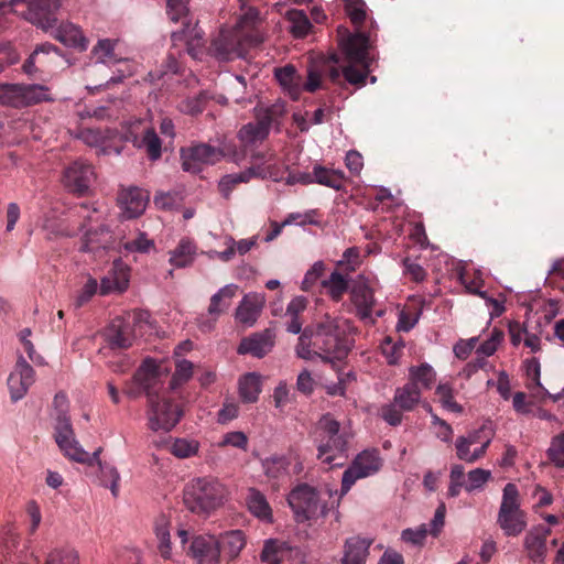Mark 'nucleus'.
<instances>
[{
	"label": "nucleus",
	"mask_w": 564,
	"mask_h": 564,
	"mask_svg": "<svg viewBox=\"0 0 564 564\" xmlns=\"http://www.w3.org/2000/svg\"><path fill=\"white\" fill-rule=\"evenodd\" d=\"M381 465L377 449H365L359 453L343 474L340 496H345L358 479L376 474Z\"/></svg>",
	"instance_id": "nucleus-11"
},
{
	"label": "nucleus",
	"mask_w": 564,
	"mask_h": 564,
	"mask_svg": "<svg viewBox=\"0 0 564 564\" xmlns=\"http://www.w3.org/2000/svg\"><path fill=\"white\" fill-rule=\"evenodd\" d=\"M183 411L171 400L161 397L148 401L150 430L170 432L181 420Z\"/></svg>",
	"instance_id": "nucleus-12"
},
{
	"label": "nucleus",
	"mask_w": 564,
	"mask_h": 564,
	"mask_svg": "<svg viewBox=\"0 0 564 564\" xmlns=\"http://www.w3.org/2000/svg\"><path fill=\"white\" fill-rule=\"evenodd\" d=\"M322 284L328 290V293L334 301H339L348 290L347 280L337 271H334L327 280L322 282Z\"/></svg>",
	"instance_id": "nucleus-50"
},
{
	"label": "nucleus",
	"mask_w": 564,
	"mask_h": 564,
	"mask_svg": "<svg viewBox=\"0 0 564 564\" xmlns=\"http://www.w3.org/2000/svg\"><path fill=\"white\" fill-rule=\"evenodd\" d=\"M50 88L40 84H0V105L11 108H24L43 101H50Z\"/></svg>",
	"instance_id": "nucleus-8"
},
{
	"label": "nucleus",
	"mask_w": 564,
	"mask_h": 564,
	"mask_svg": "<svg viewBox=\"0 0 564 564\" xmlns=\"http://www.w3.org/2000/svg\"><path fill=\"white\" fill-rule=\"evenodd\" d=\"M497 523L507 536H518L527 528V514L520 509L519 490L514 484L503 488Z\"/></svg>",
	"instance_id": "nucleus-7"
},
{
	"label": "nucleus",
	"mask_w": 564,
	"mask_h": 564,
	"mask_svg": "<svg viewBox=\"0 0 564 564\" xmlns=\"http://www.w3.org/2000/svg\"><path fill=\"white\" fill-rule=\"evenodd\" d=\"M491 478V471L482 468H475L467 474V480L464 481L465 490L473 492L479 490Z\"/></svg>",
	"instance_id": "nucleus-56"
},
{
	"label": "nucleus",
	"mask_w": 564,
	"mask_h": 564,
	"mask_svg": "<svg viewBox=\"0 0 564 564\" xmlns=\"http://www.w3.org/2000/svg\"><path fill=\"white\" fill-rule=\"evenodd\" d=\"M393 401L400 410L412 411L421 401V389L413 388V383L406 382L395 390Z\"/></svg>",
	"instance_id": "nucleus-41"
},
{
	"label": "nucleus",
	"mask_w": 564,
	"mask_h": 564,
	"mask_svg": "<svg viewBox=\"0 0 564 564\" xmlns=\"http://www.w3.org/2000/svg\"><path fill=\"white\" fill-rule=\"evenodd\" d=\"M263 41L264 37L261 32L245 34L237 29L221 31L213 41L210 52L219 61H230L236 57L242 58L250 47H254Z\"/></svg>",
	"instance_id": "nucleus-5"
},
{
	"label": "nucleus",
	"mask_w": 564,
	"mask_h": 564,
	"mask_svg": "<svg viewBox=\"0 0 564 564\" xmlns=\"http://www.w3.org/2000/svg\"><path fill=\"white\" fill-rule=\"evenodd\" d=\"M317 458L329 467H341L348 457L351 433L329 413L321 416L315 429Z\"/></svg>",
	"instance_id": "nucleus-3"
},
{
	"label": "nucleus",
	"mask_w": 564,
	"mask_h": 564,
	"mask_svg": "<svg viewBox=\"0 0 564 564\" xmlns=\"http://www.w3.org/2000/svg\"><path fill=\"white\" fill-rule=\"evenodd\" d=\"M197 247L188 238L180 240L177 247L170 252V263L176 268H185L193 263Z\"/></svg>",
	"instance_id": "nucleus-37"
},
{
	"label": "nucleus",
	"mask_w": 564,
	"mask_h": 564,
	"mask_svg": "<svg viewBox=\"0 0 564 564\" xmlns=\"http://www.w3.org/2000/svg\"><path fill=\"white\" fill-rule=\"evenodd\" d=\"M206 96L204 94H199L193 98H188L182 101L180 108L183 112L188 115H198L203 112L206 105Z\"/></svg>",
	"instance_id": "nucleus-63"
},
{
	"label": "nucleus",
	"mask_w": 564,
	"mask_h": 564,
	"mask_svg": "<svg viewBox=\"0 0 564 564\" xmlns=\"http://www.w3.org/2000/svg\"><path fill=\"white\" fill-rule=\"evenodd\" d=\"M237 290L236 284H227L210 297L208 314L213 317V321L199 322L198 326L203 332H209L218 316L229 308Z\"/></svg>",
	"instance_id": "nucleus-23"
},
{
	"label": "nucleus",
	"mask_w": 564,
	"mask_h": 564,
	"mask_svg": "<svg viewBox=\"0 0 564 564\" xmlns=\"http://www.w3.org/2000/svg\"><path fill=\"white\" fill-rule=\"evenodd\" d=\"M219 446H231L235 448H239L242 451L248 449V437L247 435L241 431H232L229 433H226L221 441L219 442Z\"/></svg>",
	"instance_id": "nucleus-62"
},
{
	"label": "nucleus",
	"mask_w": 564,
	"mask_h": 564,
	"mask_svg": "<svg viewBox=\"0 0 564 564\" xmlns=\"http://www.w3.org/2000/svg\"><path fill=\"white\" fill-rule=\"evenodd\" d=\"M193 368L194 365L192 361L186 359L177 360L175 371L170 382V389L175 390L187 382L193 376Z\"/></svg>",
	"instance_id": "nucleus-51"
},
{
	"label": "nucleus",
	"mask_w": 564,
	"mask_h": 564,
	"mask_svg": "<svg viewBox=\"0 0 564 564\" xmlns=\"http://www.w3.org/2000/svg\"><path fill=\"white\" fill-rule=\"evenodd\" d=\"M117 41L100 39L90 52L91 63L86 67L87 79L94 85H87V89L95 94L100 89L121 83L132 72L128 68V58L116 53Z\"/></svg>",
	"instance_id": "nucleus-2"
},
{
	"label": "nucleus",
	"mask_w": 564,
	"mask_h": 564,
	"mask_svg": "<svg viewBox=\"0 0 564 564\" xmlns=\"http://www.w3.org/2000/svg\"><path fill=\"white\" fill-rule=\"evenodd\" d=\"M371 62L365 64L347 63L343 64V76L347 83L361 87L370 73Z\"/></svg>",
	"instance_id": "nucleus-45"
},
{
	"label": "nucleus",
	"mask_w": 564,
	"mask_h": 564,
	"mask_svg": "<svg viewBox=\"0 0 564 564\" xmlns=\"http://www.w3.org/2000/svg\"><path fill=\"white\" fill-rule=\"evenodd\" d=\"M191 555L198 564H219V543L215 535L202 534L193 539Z\"/></svg>",
	"instance_id": "nucleus-22"
},
{
	"label": "nucleus",
	"mask_w": 564,
	"mask_h": 564,
	"mask_svg": "<svg viewBox=\"0 0 564 564\" xmlns=\"http://www.w3.org/2000/svg\"><path fill=\"white\" fill-rule=\"evenodd\" d=\"M261 392V376L249 372L239 380V394L243 402H256Z\"/></svg>",
	"instance_id": "nucleus-40"
},
{
	"label": "nucleus",
	"mask_w": 564,
	"mask_h": 564,
	"mask_svg": "<svg viewBox=\"0 0 564 564\" xmlns=\"http://www.w3.org/2000/svg\"><path fill=\"white\" fill-rule=\"evenodd\" d=\"M341 47L345 54V62L365 64L372 62L369 56V37L365 33L349 34L341 40Z\"/></svg>",
	"instance_id": "nucleus-24"
},
{
	"label": "nucleus",
	"mask_w": 564,
	"mask_h": 564,
	"mask_svg": "<svg viewBox=\"0 0 564 564\" xmlns=\"http://www.w3.org/2000/svg\"><path fill=\"white\" fill-rule=\"evenodd\" d=\"M141 321V313L133 314V324L123 317H116L106 329L105 337L112 349H127L134 340L133 325Z\"/></svg>",
	"instance_id": "nucleus-19"
},
{
	"label": "nucleus",
	"mask_w": 564,
	"mask_h": 564,
	"mask_svg": "<svg viewBox=\"0 0 564 564\" xmlns=\"http://www.w3.org/2000/svg\"><path fill=\"white\" fill-rule=\"evenodd\" d=\"M123 248L129 252L148 253L154 248V241L149 239L144 232H139L134 239L124 242Z\"/></svg>",
	"instance_id": "nucleus-60"
},
{
	"label": "nucleus",
	"mask_w": 564,
	"mask_h": 564,
	"mask_svg": "<svg viewBox=\"0 0 564 564\" xmlns=\"http://www.w3.org/2000/svg\"><path fill=\"white\" fill-rule=\"evenodd\" d=\"M285 18L290 23L289 31L294 37L303 39L310 33L312 23L304 11L296 9L289 10Z\"/></svg>",
	"instance_id": "nucleus-42"
},
{
	"label": "nucleus",
	"mask_w": 564,
	"mask_h": 564,
	"mask_svg": "<svg viewBox=\"0 0 564 564\" xmlns=\"http://www.w3.org/2000/svg\"><path fill=\"white\" fill-rule=\"evenodd\" d=\"M502 339L503 332L495 328L490 334V337L478 347L476 354L478 356H484L485 358L492 356L497 351Z\"/></svg>",
	"instance_id": "nucleus-59"
},
{
	"label": "nucleus",
	"mask_w": 564,
	"mask_h": 564,
	"mask_svg": "<svg viewBox=\"0 0 564 564\" xmlns=\"http://www.w3.org/2000/svg\"><path fill=\"white\" fill-rule=\"evenodd\" d=\"M174 47L184 48L194 59H200L204 54V39L197 25H186L171 35Z\"/></svg>",
	"instance_id": "nucleus-20"
},
{
	"label": "nucleus",
	"mask_w": 564,
	"mask_h": 564,
	"mask_svg": "<svg viewBox=\"0 0 564 564\" xmlns=\"http://www.w3.org/2000/svg\"><path fill=\"white\" fill-rule=\"evenodd\" d=\"M132 380L147 395L148 401L160 397L159 392L163 388V380L160 367L153 359H145L133 375Z\"/></svg>",
	"instance_id": "nucleus-18"
},
{
	"label": "nucleus",
	"mask_w": 564,
	"mask_h": 564,
	"mask_svg": "<svg viewBox=\"0 0 564 564\" xmlns=\"http://www.w3.org/2000/svg\"><path fill=\"white\" fill-rule=\"evenodd\" d=\"M129 284L128 269L121 262H115L109 275L101 279L100 294L106 295L113 291L123 292Z\"/></svg>",
	"instance_id": "nucleus-32"
},
{
	"label": "nucleus",
	"mask_w": 564,
	"mask_h": 564,
	"mask_svg": "<svg viewBox=\"0 0 564 564\" xmlns=\"http://www.w3.org/2000/svg\"><path fill=\"white\" fill-rule=\"evenodd\" d=\"M289 550L284 542L269 539L264 542L260 558L267 564H281L284 552Z\"/></svg>",
	"instance_id": "nucleus-48"
},
{
	"label": "nucleus",
	"mask_w": 564,
	"mask_h": 564,
	"mask_svg": "<svg viewBox=\"0 0 564 564\" xmlns=\"http://www.w3.org/2000/svg\"><path fill=\"white\" fill-rule=\"evenodd\" d=\"M0 546L6 560H12V555L21 547L20 535L12 527H7L4 529Z\"/></svg>",
	"instance_id": "nucleus-52"
},
{
	"label": "nucleus",
	"mask_w": 564,
	"mask_h": 564,
	"mask_svg": "<svg viewBox=\"0 0 564 564\" xmlns=\"http://www.w3.org/2000/svg\"><path fill=\"white\" fill-rule=\"evenodd\" d=\"M112 245V236L106 225H99L97 228H89L84 234L80 250L86 252H96L100 249L105 250Z\"/></svg>",
	"instance_id": "nucleus-30"
},
{
	"label": "nucleus",
	"mask_w": 564,
	"mask_h": 564,
	"mask_svg": "<svg viewBox=\"0 0 564 564\" xmlns=\"http://www.w3.org/2000/svg\"><path fill=\"white\" fill-rule=\"evenodd\" d=\"M134 145L139 149H144L151 161H156L161 158L162 143L154 129H147L140 139L134 140Z\"/></svg>",
	"instance_id": "nucleus-44"
},
{
	"label": "nucleus",
	"mask_w": 564,
	"mask_h": 564,
	"mask_svg": "<svg viewBox=\"0 0 564 564\" xmlns=\"http://www.w3.org/2000/svg\"><path fill=\"white\" fill-rule=\"evenodd\" d=\"M45 564H78L77 555L73 552L53 551Z\"/></svg>",
	"instance_id": "nucleus-64"
},
{
	"label": "nucleus",
	"mask_w": 564,
	"mask_h": 564,
	"mask_svg": "<svg viewBox=\"0 0 564 564\" xmlns=\"http://www.w3.org/2000/svg\"><path fill=\"white\" fill-rule=\"evenodd\" d=\"M308 301L305 296H295L290 301L286 306L285 317L289 321L285 324V328L291 334H302V322L300 314L303 313L307 307Z\"/></svg>",
	"instance_id": "nucleus-36"
},
{
	"label": "nucleus",
	"mask_w": 564,
	"mask_h": 564,
	"mask_svg": "<svg viewBox=\"0 0 564 564\" xmlns=\"http://www.w3.org/2000/svg\"><path fill=\"white\" fill-rule=\"evenodd\" d=\"M547 455L556 467H564V431L552 438Z\"/></svg>",
	"instance_id": "nucleus-57"
},
{
	"label": "nucleus",
	"mask_w": 564,
	"mask_h": 564,
	"mask_svg": "<svg viewBox=\"0 0 564 564\" xmlns=\"http://www.w3.org/2000/svg\"><path fill=\"white\" fill-rule=\"evenodd\" d=\"M95 180L93 165L83 160H76L65 167L62 178L64 186L79 196L89 193Z\"/></svg>",
	"instance_id": "nucleus-14"
},
{
	"label": "nucleus",
	"mask_w": 564,
	"mask_h": 564,
	"mask_svg": "<svg viewBox=\"0 0 564 564\" xmlns=\"http://www.w3.org/2000/svg\"><path fill=\"white\" fill-rule=\"evenodd\" d=\"M199 443L195 440L176 438L171 445V453L177 458H188L197 454Z\"/></svg>",
	"instance_id": "nucleus-54"
},
{
	"label": "nucleus",
	"mask_w": 564,
	"mask_h": 564,
	"mask_svg": "<svg viewBox=\"0 0 564 564\" xmlns=\"http://www.w3.org/2000/svg\"><path fill=\"white\" fill-rule=\"evenodd\" d=\"M436 380V373L432 366L422 364L420 366H412L409 369V383H413V388L429 390L432 388Z\"/></svg>",
	"instance_id": "nucleus-39"
},
{
	"label": "nucleus",
	"mask_w": 564,
	"mask_h": 564,
	"mask_svg": "<svg viewBox=\"0 0 564 564\" xmlns=\"http://www.w3.org/2000/svg\"><path fill=\"white\" fill-rule=\"evenodd\" d=\"M34 382V369L22 355H19L14 368L10 372L7 381L12 402L22 400Z\"/></svg>",
	"instance_id": "nucleus-16"
},
{
	"label": "nucleus",
	"mask_w": 564,
	"mask_h": 564,
	"mask_svg": "<svg viewBox=\"0 0 564 564\" xmlns=\"http://www.w3.org/2000/svg\"><path fill=\"white\" fill-rule=\"evenodd\" d=\"M226 496V487L212 477L195 478L183 490L184 505L196 514H209L224 503Z\"/></svg>",
	"instance_id": "nucleus-4"
},
{
	"label": "nucleus",
	"mask_w": 564,
	"mask_h": 564,
	"mask_svg": "<svg viewBox=\"0 0 564 564\" xmlns=\"http://www.w3.org/2000/svg\"><path fill=\"white\" fill-rule=\"evenodd\" d=\"M274 343V330L267 328L243 338L240 341L237 351L240 355H251L257 358H262L272 350Z\"/></svg>",
	"instance_id": "nucleus-21"
},
{
	"label": "nucleus",
	"mask_w": 564,
	"mask_h": 564,
	"mask_svg": "<svg viewBox=\"0 0 564 564\" xmlns=\"http://www.w3.org/2000/svg\"><path fill=\"white\" fill-rule=\"evenodd\" d=\"M288 501L297 522L325 517L327 513L326 505L321 502L318 492L308 485H301L293 489Z\"/></svg>",
	"instance_id": "nucleus-10"
},
{
	"label": "nucleus",
	"mask_w": 564,
	"mask_h": 564,
	"mask_svg": "<svg viewBox=\"0 0 564 564\" xmlns=\"http://www.w3.org/2000/svg\"><path fill=\"white\" fill-rule=\"evenodd\" d=\"M275 78L279 84L289 93L292 99L296 100L302 91V78L292 65L275 69Z\"/></svg>",
	"instance_id": "nucleus-34"
},
{
	"label": "nucleus",
	"mask_w": 564,
	"mask_h": 564,
	"mask_svg": "<svg viewBox=\"0 0 564 564\" xmlns=\"http://www.w3.org/2000/svg\"><path fill=\"white\" fill-rule=\"evenodd\" d=\"M366 3L364 0H345V11L355 25L361 24L366 19Z\"/></svg>",
	"instance_id": "nucleus-58"
},
{
	"label": "nucleus",
	"mask_w": 564,
	"mask_h": 564,
	"mask_svg": "<svg viewBox=\"0 0 564 564\" xmlns=\"http://www.w3.org/2000/svg\"><path fill=\"white\" fill-rule=\"evenodd\" d=\"M436 394L442 406L451 412L462 413L463 406L454 400L453 388L447 383H440L436 388Z\"/></svg>",
	"instance_id": "nucleus-55"
},
{
	"label": "nucleus",
	"mask_w": 564,
	"mask_h": 564,
	"mask_svg": "<svg viewBox=\"0 0 564 564\" xmlns=\"http://www.w3.org/2000/svg\"><path fill=\"white\" fill-rule=\"evenodd\" d=\"M54 438L64 455L77 463L93 465V462L97 459V456L101 453V447H99L89 455L80 446L75 437L70 419L66 413H59L56 417L54 425Z\"/></svg>",
	"instance_id": "nucleus-9"
},
{
	"label": "nucleus",
	"mask_w": 564,
	"mask_h": 564,
	"mask_svg": "<svg viewBox=\"0 0 564 564\" xmlns=\"http://www.w3.org/2000/svg\"><path fill=\"white\" fill-rule=\"evenodd\" d=\"M148 200V194L139 187L122 189L119 195L123 214L128 218L139 217L145 210Z\"/></svg>",
	"instance_id": "nucleus-28"
},
{
	"label": "nucleus",
	"mask_w": 564,
	"mask_h": 564,
	"mask_svg": "<svg viewBox=\"0 0 564 564\" xmlns=\"http://www.w3.org/2000/svg\"><path fill=\"white\" fill-rule=\"evenodd\" d=\"M254 177H267V172L262 165L256 164L239 173L227 174L223 176L218 183L219 192L225 198H228L236 185L240 183H248L251 178Z\"/></svg>",
	"instance_id": "nucleus-29"
},
{
	"label": "nucleus",
	"mask_w": 564,
	"mask_h": 564,
	"mask_svg": "<svg viewBox=\"0 0 564 564\" xmlns=\"http://www.w3.org/2000/svg\"><path fill=\"white\" fill-rule=\"evenodd\" d=\"M95 463H97L99 466L100 481H101L102 486L109 487L112 496L117 497L118 492H119V480H120V475H119L117 468L109 464L102 463L99 459V455L97 456V459H95L93 462V464H95Z\"/></svg>",
	"instance_id": "nucleus-49"
},
{
	"label": "nucleus",
	"mask_w": 564,
	"mask_h": 564,
	"mask_svg": "<svg viewBox=\"0 0 564 564\" xmlns=\"http://www.w3.org/2000/svg\"><path fill=\"white\" fill-rule=\"evenodd\" d=\"M246 503L249 511L259 519L271 522L272 510L265 496L256 488H249L246 496Z\"/></svg>",
	"instance_id": "nucleus-35"
},
{
	"label": "nucleus",
	"mask_w": 564,
	"mask_h": 564,
	"mask_svg": "<svg viewBox=\"0 0 564 564\" xmlns=\"http://www.w3.org/2000/svg\"><path fill=\"white\" fill-rule=\"evenodd\" d=\"M427 527V524H421L416 529H405L401 533V539L406 543L422 546L429 533Z\"/></svg>",
	"instance_id": "nucleus-61"
},
{
	"label": "nucleus",
	"mask_w": 564,
	"mask_h": 564,
	"mask_svg": "<svg viewBox=\"0 0 564 564\" xmlns=\"http://www.w3.org/2000/svg\"><path fill=\"white\" fill-rule=\"evenodd\" d=\"M350 300L356 307V314L361 321L375 323L372 311L376 305L375 291L370 281L358 275L350 286Z\"/></svg>",
	"instance_id": "nucleus-17"
},
{
	"label": "nucleus",
	"mask_w": 564,
	"mask_h": 564,
	"mask_svg": "<svg viewBox=\"0 0 564 564\" xmlns=\"http://www.w3.org/2000/svg\"><path fill=\"white\" fill-rule=\"evenodd\" d=\"M350 347L340 330L339 321L326 316L315 328L306 327L299 337L295 352L299 358L312 360L318 357L334 365L347 357Z\"/></svg>",
	"instance_id": "nucleus-1"
},
{
	"label": "nucleus",
	"mask_w": 564,
	"mask_h": 564,
	"mask_svg": "<svg viewBox=\"0 0 564 564\" xmlns=\"http://www.w3.org/2000/svg\"><path fill=\"white\" fill-rule=\"evenodd\" d=\"M155 535L159 540V550L164 558L171 555V540L169 522L164 517L160 518L155 524Z\"/></svg>",
	"instance_id": "nucleus-53"
},
{
	"label": "nucleus",
	"mask_w": 564,
	"mask_h": 564,
	"mask_svg": "<svg viewBox=\"0 0 564 564\" xmlns=\"http://www.w3.org/2000/svg\"><path fill=\"white\" fill-rule=\"evenodd\" d=\"M264 305V296L258 293H250L243 296L236 308V319L247 326H252L261 314Z\"/></svg>",
	"instance_id": "nucleus-27"
},
{
	"label": "nucleus",
	"mask_w": 564,
	"mask_h": 564,
	"mask_svg": "<svg viewBox=\"0 0 564 564\" xmlns=\"http://www.w3.org/2000/svg\"><path fill=\"white\" fill-rule=\"evenodd\" d=\"M219 543V553H224L230 560L239 556L246 545V536L241 530L227 531L217 539Z\"/></svg>",
	"instance_id": "nucleus-33"
},
{
	"label": "nucleus",
	"mask_w": 564,
	"mask_h": 564,
	"mask_svg": "<svg viewBox=\"0 0 564 564\" xmlns=\"http://www.w3.org/2000/svg\"><path fill=\"white\" fill-rule=\"evenodd\" d=\"M284 102H275L267 108L256 109V120L243 124L238 131V139L248 149L262 143L269 135L270 129L285 113Z\"/></svg>",
	"instance_id": "nucleus-6"
},
{
	"label": "nucleus",
	"mask_w": 564,
	"mask_h": 564,
	"mask_svg": "<svg viewBox=\"0 0 564 564\" xmlns=\"http://www.w3.org/2000/svg\"><path fill=\"white\" fill-rule=\"evenodd\" d=\"M58 52L59 48L48 42L37 45L31 53V55L28 57V59L24 62L22 67L23 72L28 75H33L35 72H37V68L35 66L36 63H39L41 67L46 66V62L40 58L41 55H58Z\"/></svg>",
	"instance_id": "nucleus-43"
},
{
	"label": "nucleus",
	"mask_w": 564,
	"mask_h": 564,
	"mask_svg": "<svg viewBox=\"0 0 564 564\" xmlns=\"http://www.w3.org/2000/svg\"><path fill=\"white\" fill-rule=\"evenodd\" d=\"M371 541L352 536L346 540L341 564H365Z\"/></svg>",
	"instance_id": "nucleus-31"
},
{
	"label": "nucleus",
	"mask_w": 564,
	"mask_h": 564,
	"mask_svg": "<svg viewBox=\"0 0 564 564\" xmlns=\"http://www.w3.org/2000/svg\"><path fill=\"white\" fill-rule=\"evenodd\" d=\"M290 462L285 456H271L262 462L265 476L272 479H283L289 474Z\"/></svg>",
	"instance_id": "nucleus-47"
},
{
	"label": "nucleus",
	"mask_w": 564,
	"mask_h": 564,
	"mask_svg": "<svg viewBox=\"0 0 564 564\" xmlns=\"http://www.w3.org/2000/svg\"><path fill=\"white\" fill-rule=\"evenodd\" d=\"M550 529L538 525L527 532L523 540V547L528 557L535 563H544L546 557V539Z\"/></svg>",
	"instance_id": "nucleus-25"
},
{
	"label": "nucleus",
	"mask_w": 564,
	"mask_h": 564,
	"mask_svg": "<svg viewBox=\"0 0 564 564\" xmlns=\"http://www.w3.org/2000/svg\"><path fill=\"white\" fill-rule=\"evenodd\" d=\"M224 158L221 149L207 143H198L181 149L182 169L197 174L204 165H213Z\"/></svg>",
	"instance_id": "nucleus-13"
},
{
	"label": "nucleus",
	"mask_w": 564,
	"mask_h": 564,
	"mask_svg": "<svg viewBox=\"0 0 564 564\" xmlns=\"http://www.w3.org/2000/svg\"><path fill=\"white\" fill-rule=\"evenodd\" d=\"M52 31V35L55 40L63 43L65 46L84 52L88 47V40L83 34L79 26L72 22H62L58 26L56 25Z\"/></svg>",
	"instance_id": "nucleus-26"
},
{
	"label": "nucleus",
	"mask_w": 564,
	"mask_h": 564,
	"mask_svg": "<svg viewBox=\"0 0 564 564\" xmlns=\"http://www.w3.org/2000/svg\"><path fill=\"white\" fill-rule=\"evenodd\" d=\"M240 10L241 14L236 23L235 29L245 34L260 32L258 30V25L261 23L259 10L248 4L245 9Z\"/></svg>",
	"instance_id": "nucleus-46"
},
{
	"label": "nucleus",
	"mask_w": 564,
	"mask_h": 564,
	"mask_svg": "<svg viewBox=\"0 0 564 564\" xmlns=\"http://www.w3.org/2000/svg\"><path fill=\"white\" fill-rule=\"evenodd\" d=\"M59 8V0H31L24 12V18L33 25L48 32L57 24Z\"/></svg>",
	"instance_id": "nucleus-15"
},
{
	"label": "nucleus",
	"mask_w": 564,
	"mask_h": 564,
	"mask_svg": "<svg viewBox=\"0 0 564 564\" xmlns=\"http://www.w3.org/2000/svg\"><path fill=\"white\" fill-rule=\"evenodd\" d=\"M313 183H317L333 189L339 191L344 186V172L332 170L322 165H315L311 173Z\"/></svg>",
	"instance_id": "nucleus-38"
}]
</instances>
